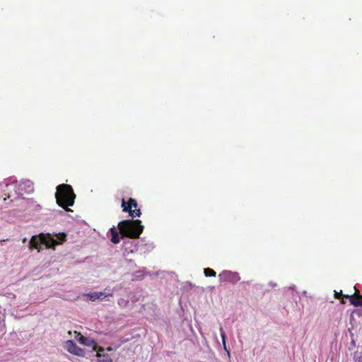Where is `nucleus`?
Wrapping results in <instances>:
<instances>
[{"label": "nucleus", "mask_w": 362, "mask_h": 362, "mask_svg": "<svg viewBox=\"0 0 362 362\" xmlns=\"http://www.w3.org/2000/svg\"><path fill=\"white\" fill-rule=\"evenodd\" d=\"M55 198L57 204L66 211H71L67 206H71L74 204L76 194L71 185L67 184L59 185L57 187Z\"/></svg>", "instance_id": "2"}, {"label": "nucleus", "mask_w": 362, "mask_h": 362, "mask_svg": "<svg viewBox=\"0 0 362 362\" xmlns=\"http://www.w3.org/2000/svg\"><path fill=\"white\" fill-rule=\"evenodd\" d=\"M204 275L206 276V277H214L216 276V272L211 269V268H205L204 269Z\"/></svg>", "instance_id": "13"}, {"label": "nucleus", "mask_w": 362, "mask_h": 362, "mask_svg": "<svg viewBox=\"0 0 362 362\" xmlns=\"http://www.w3.org/2000/svg\"><path fill=\"white\" fill-rule=\"evenodd\" d=\"M96 357L98 358L96 362H112L111 357L107 354L98 353Z\"/></svg>", "instance_id": "12"}, {"label": "nucleus", "mask_w": 362, "mask_h": 362, "mask_svg": "<svg viewBox=\"0 0 362 362\" xmlns=\"http://www.w3.org/2000/svg\"><path fill=\"white\" fill-rule=\"evenodd\" d=\"M64 348L68 352L73 355L80 357H84L85 356L84 349L79 347L74 340L66 341Z\"/></svg>", "instance_id": "5"}, {"label": "nucleus", "mask_w": 362, "mask_h": 362, "mask_svg": "<svg viewBox=\"0 0 362 362\" xmlns=\"http://www.w3.org/2000/svg\"><path fill=\"white\" fill-rule=\"evenodd\" d=\"M136 276L138 277V278L139 277H141L142 278L144 276V274L142 273L141 271H137V272H136Z\"/></svg>", "instance_id": "20"}, {"label": "nucleus", "mask_w": 362, "mask_h": 362, "mask_svg": "<svg viewBox=\"0 0 362 362\" xmlns=\"http://www.w3.org/2000/svg\"><path fill=\"white\" fill-rule=\"evenodd\" d=\"M10 180L12 182H17V180L16 179H13L12 177H11Z\"/></svg>", "instance_id": "23"}, {"label": "nucleus", "mask_w": 362, "mask_h": 362, "mask_svg": "<svg viewBox=\"0 0 362 362\" xmlns=\"http://www.w3.org/2000/svg\"><path fill=\"white\" fill-rule=\"evenodd\" d=\"M220 334H221V340H222L223 349L227 352L228 356L230 357V351L228 349L227 346H226V334L224 332L222 327H220Z\"/></svg>", "instance_id": "11"}, {"label": "nucleus", "mask_w": 362, "mask_h": 362, "mask_svg": "<svg viewBox=\"0 0 362 362\" xmlns=\"http://www.w3.org/2000/svg\"><path fill=\"white\" fill-rule=\"evenodd\" d=\"M295 286L290 287L291 289H294Z\"/></svg>", "instance_id": "28"}, {"label": "nucleus", "mask_w": 362, "mask_h": 362, "mask_svg": "<svg viewBox=\"0 0 362 362\" xmlns=\"http://www.w3.org/2000/svg\"><path fill=\"white\" fill-rule=\"evenodd\" d=\"M344 298L341 297L340 299H341V303L342 304H344L345 303V301H344Z\"/></svg>", "instance_id": "22"}, {"label": "nucleus", "mask_w": 362, "mask_h": 362, "mask_svg": "<svg viewBox=\"0 0 362 362\" xmlns=\"http://www.w3.org/2000/svg\"><path fill=\"white\" fill-rule=\"evenodd\" d=\"M33 182L30 180H25L22 181L18 186L17 189L16 190V193L18 196H22V193L20 192H24L26 194H30L33 192Z\"/></svg>", "instance_id": "6"}, {"label": "nucleus", "mask_w": 362, "mask_h": 362, "mask_svg": "<svg viewBox=\"0 0 362 362\" xmlns=\"http://www.w3.org/2000/svg\"><path fill=\"white\" fill-rule=\"evenodd\" d=\"M129 304V300L124 298H119L118 300V305L122 308H126Z\"/></svg>", "instance_id": "15"}, {"label": "nucleus", "mask_w": 362, "mask_h": 362, "mask_svg": "<svg viewBox=\"0 0 362 362\" xmlns=\"http://www.w3.org/2000/svg\"><path fill=\"white\" fill-rule=\"evenodd\" d=\"M118 228L123 236L136 239L143 233L144 227L141 220L127 219L119 222Z\"/></svg>", "instance_id": "3"}, {"label": "nucleus", "mask_w": 362, "mask_h": 362, "mask_svg": "<svg viewBox=\"0 0 362 362\" xmlns=\"http://www.w3.org/2000/svg\"><path fill=\"white\" fill-rule=\"evenodd\" d=\"M269 284L272 286H276V284L275 283H272V282H270Z\"/></svg>", "instance_id": "24"}, {"label": "nucleus", "mask_w": 362, "mask_h": 362, "mask_svg": "<svg viewBox=\"0 0 362 362\" xmlns=\"http://www.w3.org/2000/svg\"><path fill=\"white\" fill-rule=\"evenodd\" d=\"M349 301L356 307L362 306V296L359 294L358 290L356 289L354 294L349 297Z\"/></svg>", "instance_id": "10"}, {"label": "nucleus", "mask_w": 362, "mask_h": 362, "mask_svg": "<svg viewBox=\"0 0 362 362\" xmlns=\"http://www.w3.org/2000/svg\"><path fill=\"white\" fill-rule=\"evenodd\" d=\"M26 241H27V238H23V243H25Z\"/></svg>", "instance_id": "25"}, {"label": "nucleus", "mask_w": 362, "mask_h": 362, "mask_svg": "<svg viewBox=\"0 0 362 362\" xmlns=\"http://www.w3.org/2000/svg\"><path fill=\"white\" fill-rule=\"evenodd\" d=\"M75 339L81 344L86 346H92L96 344L95 341L90 337H86L81 334L80 332H76Z\"/></svg>", "instance_id": "7"}, {"label": "nucleus", "mask_w": 362, "mask_h": 362, "mask_svg": "<svg viewBox=\"0 0 362 362\" xmlns=\"http://www.w3.org/2000/svg\"><path fill=\"white\" fill-rule=\"evenodd\" d=\"M128 203H129V207H131V209L132 207L134 208H136L137 206V202L135 199H133V198H129V200H128Z\"/></svg>", "instance_id": "16"}, {"label": "nucleus", "mask_w": 362, "mask_h": 362, "mask_svg": "<svg viewBox=\"0 0 362 362\" xmlns=\"http://www.w3.org/2000/svg\"><path fill=\"white\" fill-rule=\"evenodd\" d=\"M119 231H117L115 227V226H113L110 230H109V232L108 233L111 235V242L114 244H118L121 239H122L124 236H123L122 235V236H119Z\"/></svg>", "instance_id": "9"}, {"label": "nucleus", "mask_w": 362, "mask_h": 362, "mask_svg": "<svg viewBox=\"0 0 362 362\" xmlns=\"http://www.w3.org/2000/svg\"><path fill=\"white\" fill-rule=\"evenodd\" d=\"M122 211H124V212H128L129 213V215L133 218L136 216L137 217H140L141 215V210L139 209H132L131 207H129L128 205L127 204V202H125L124 199H122Z\"/></svg>", "instance_id": "8"}, {"label": "nucleus", "mask_w": 362, "mask_h": 362, "mask_svg": "<svg viewBox=\"0 0 362 362\" xmlns=\"http://www.w3.org/2000/svg\"><path fill=\"white\" fill-rule=\"evenodd\" d=\"M88 299L91 301L98 300V292H92L87 294Z\"/></svg>", "instance_id": "14"}, {"label": "nucleus", "mask_w": 362, "mask_h": 362, "mask_svg": "<svg viewBox=\"0 0 362 362\" xmlns=\"http://www.w3.org/2000/svg\"><path fill=\"white\" fill-rule=\"evenodd\" d=\"M103 351V348L100 347V348L99 349L98 351Z\"/></svg>", "instance_id": "26"}, {"label": "nucleus", "mask_w": 362, "mask_h": 362, "mask_svg": "<svg viewBox=\"0 0 362 362\" xmlns=\"http://www.w3.org/2000/svg\"><path fill=\"white\" fill-rule=\"evenodd\" d=\"M107 350L108 351H112V348L109 347V348H107Z\"/></svg>", "instance_id": "27"}, {"label": "nucleus", "mask_w": 362, "mask_h": 362, "mask_svg": "<svg viewBox=\"0 0 362 362\" xmlns=\"http://www.w3.org/2000/svg\"><path fill=\"white\" fill-rule=\"evenodd\" d=\"M67 234L64 232L59 233H40L38 235H33L28 243L30 250H37L42 251L41 245H43L47 249L55 250L57 245H62L66 241Z\"/></svg>", "instance_id": "1"}, {"label": "nucleus", "mask_w": 362, "mask_h": 362, "mask_svg": "<svg viewBox=\"0 0 362 362\" xmlns=\"http://www.w3.org/2000/svg\"><path fill=\"white\" fill-rule=\"evenodd\" d=\"M334 296H335V298H337V299H340L341 297H343V298H349V297H350L351 296H349V295H344V294L342 293V291H340L339 292H337V291H335Z\"/></svg>", "instance_id": "17"}, {"label": "nucleus", "mask_w": 362, "mask_h": 362, "mask_svg": "<svg viewBox=\"0 0 362 362\" xmlns=\"http://www.w3.org/2000/svg\"><path fill=\"white\" fill-rule=\"evenodd\" d=\"M5 296L8 299H15L16 297V295L12 293H6Z\"/></svg>", "instance_id": "19"}, {"label": "nucleus", "mask_w": 362, "mask_h": 362, "mask_svg": "<svg viewBox=\"0 0 362 362\" xmlns=\"http://www.w3.org/2000/svg\"><path fill=\"white\" fill-rule=\"evenodd\" d=\"M98 300H103L105 299L107 296H109V294H105V293L104 292H98ZM110 296H112V294H110Z\"/></svg>", "instance_id": "18"}, {"label": "nucleus", "mask_w": 362, "mask_h": 362, "mask_svg": "<svg viewBox=\"0 0 362 362\" xmlns=\"http://www.w3.org/2000/svg\"><path fill=\"white\" fill-rule=\"evenodd\" d=\"M218 277L221 283H230L235 284L240 280L239 273L229 270H223L219 274Z\"/></svg>", "instance_id": "4"}, {"label": "nucleus", "mask_w": 362, "mask_h": 362, "mask_svg": "<svg viewBox=\"0 0 362 362\" xmlns=\"http://www.w3.org/2000/svg\"><path fill=\"white\" fill-rule=\"evenodd\" d=\"M131 300L132 302L135 303V302H137L139 300V298H136V296H133L132 298H131Z\"/></svg>", "instance_id": "21"}]
</instances>
